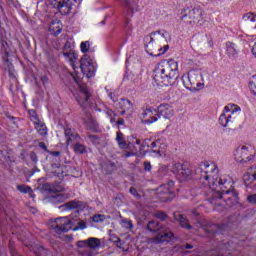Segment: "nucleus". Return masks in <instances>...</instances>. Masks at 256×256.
<instances>
[{
    "mask_svg": "<svg viewBox=\"0 0 256 256\" xmlns=\"http://www.w3.org/2000/svg\"><path fill=\"white\" fill-rule=\"evenodd\" d=\"M219 168L215 164L202 162L195 169L196 179H200L210 189L207 201L211 205H220L224 209H229L239 202V196L233 187V179L229 176L218 175Z\"/></svg>",
    "mask_w": 256,
    "mask_h": 256,
    "instance_id": "nucleus-1",
    "label": "nucleus"
},
{
    "mask_svg": "<svg viewBox=\"0 0 256 256\" xmlns=\"http://www.w3.org/2000/svg\"><path fill=\"white\" fill-rule=\"evenodd\" d=\"M179 79V65L177 61L162 60L154 69V81L157 85L171 87Z\"/></svg>",
    "mask_w": 256,
    "mask_h": 256,
    "instance_id": "nucleus-2",
    "label": "nucleus"
},
{
    "mask_svg": "<svg viewBox=\"0 0 256 256\" xmlns=\"http://www.w3.org/2000/svg\"><path fill=\"white\" fill-rule=\"evenodd\" d=\"M52 229L56 233H67V231H83V229H87V223L83 220H80L78 222V225L73 228V221L69 219V217H62V218H57L55 222L52 224Z\"/></svg>",
    "mask_w": 256,
    "mask_h": 256,
    "instance_id": "nucleus-3",
    "label": "nucleus"
},
{
    "mask_svg": "<svg viewBox=\"0 0 256 256\" xmlns=\"http://www.w3.org/2000/svg\"><path fill=\"white\" fill-rule=\"evenodd\" d=\"M241 111L237 104H228L224 107L223 113L219 117V123L222 127H227L229 123H234L237 119L236 113Z\"/></svg>",
    "mask_w": 256,
    "mask_h": 256,
    "instance_id": "nucleus-4",
    "label": "nucleus"
},
{
    "mask_svg": "<svg viewBox=\"0 0 256 256\" xmlns=\"http://www.w3.org/2000/svg\"><path fill=\"white\" fill-rule=\"evenodd\" d=\"M79 93L78 97H76L77 103H79L80 107L83 109H87L89 107L91 99V95H93V89L87 86V84L78 85Z\"/></svg>",
    "mask_w": 256,
    "mask_h": 256,
    "instance_id": "nucleus-5",
    "label": "nucleus"
},
{
    "mask_svg": "<svg viewBox=\"0 0 256 256\" xmlns=\"http://www.w3.org/2000/svg\"><path fill=\"white\" fill-rule=\"evenodd\" d=\"M199 79H201V76L195 72H189L182 76L183 85L188 91H197L203 85L199 82Z\"/></svg>",
    "mask_w": 256,
    "mask_h": 256,
    "instance_id": "nucleus-6",
    "label": "nucleus"
},
{
    "mask_svg": "<svg viewBox=\"0 0 256 256\" xmlns=\"http://www.w3.org/2000/svg\"><path fill=\"white\" fill-rule=\"evenodd\" d=\"M253 148L251 146H239L235 152V160L238 163H249L253 161Z\"/></svg>",
    "mask_w": 256,
    "mask_h": 256,
    "instance_id": "nucleus-7",
    "label": "nucleus"
},
{
    "mask_svg": "<svg viewBox=\"0 0 256 256\" xmlns=\"http://www.w3.org/2000/svg\"><path fill=\"white\" fill-rule=\"evenodd\" d=\"M194 217H196V227H200L203 229V231L206 233V237H209L210 239H213L217 235V225L210 224L207 221L201 222L199 220V213L196 211L192 212Z\"/></svg>",
    "mask_w": 256,
    "mask_h": 256,
    "instance_id": "nucleus-8",
    "label": "nucleus"
},
{
    "mask_svg": "<svg viewBox=\"0 0 256 256\" xmlns=\"http://www.w3.org/2000/svg\"><path fill=\"white\" fill-rule=\"evenodd\" d=\"M172 171L177 173L181 181H189L193 178V170L185 164L179 162L173 164Z\"/></svg>",
    "mask_w": 256,
    "mask_h": 256,
    "instance_id": "nucleus-9",
    "label": "nucleus"
},
{
    "mask_svg": "<svg viewBox=\"0 0 256 256\" xmlns=\"http://www.w3.org/2000/svg\"><path fill=\"white\" fill-rule=\"evenodd\" d=\"M77 0H53L52 7L57 9L61 15H69Z\"/></svg>",
    "mask_w": 256,
    "mask_h": 256,
    "instance_id": "nucleus-10",
    "label": "nucleus"
},
{
    "mask_svg": "<svg viewBox=\"0 0 256 256\" xmlns=\"http://www.w3.org/2000/svg\"><path fill=\"white\" fill-rule=\"evenodd\" d=\"M139 0H124V5L126 8V11L124 12V17H126L125 20V25L126 27L129 25L130 23V19L129 17H133V13H135V11H137L139 5Z\"/></svg>",
    "mask_w": 256,
    "mask_h": 256,
    "instance_id": "nucleus-11",
    "label": "nucleus"
},
{
    "mask_svg": "<svg viewBox=\"0 0 256 256\" xmlns=\"http://www.w3.org/2000/svg\"><path fill=\"white\" fill-rule=\"evenodd\" d=\"M140 119L144 125H151L158 121L157 110L153 108H147L140 114Z\"/></svg>",
    "mask_w": 256,
    "mask_h": 256,
    "instance_id": "nucleus-12",
    "label": "nucleus"
},
{
    "mask_svg": "<svg viewBox=\"0 0 256 256\" xmlns=\"http://www.w3.org/2000/svg\"><path fill=\"white\" fill-rule=\"evenodd\" d=\"M243 181L249 189H256V166L250 167L249 171L243 175Z\"/></svg>",
    "mask_w": 256,
    "mask_h": 256,
    "instance_id": "nucleus-13",
    "label": "nucleus"
},
{
    "mask_svg": "<svg viewBox=\"0 0 256 256\" xmlns=\"http://www.w3.org/2000/svg\"><path fill=\"white\" fill-rule=\"evenodd\" d=\"M173 185H175V183L173 181H169L158 188V193L159 195H162V199L164 201H171V197L174 195L172 190Z\"/></svg>",
    "mask_w": 256,
    "mask_h": 256,
    "instance_id": "nucleus-14",
    "label": "nucleus"
},
{
    "mask_svg": "<svg viewBox=\"0 0 256 256\" xmlns=\"http://www.w3.org/2000/svg\"><path fill=\"white\" fill-rule=\"evenodd\" d=\"M156 113H157L158 119H160V117H163L164 119H171V117L175 115V111L173 110V107L169 104H160L158 106Z\"/></svg>",
    "mask_w": 256,
    "mask_h": 256,
    "instance_id": "nucleus-15",
    "label": "nucleus"
},
{
    "mask_svg": "<svg viewBox=\"0 0 256 256\" xmlns=\"http://www.w3.org/2000/svg\"><path fill=\"white\" fill-rule=\"evenodd\" d=\"M173 218L176 221V223H179L180 227L182 229H186L187 231H191L193 229V226L189 223V219L185 217V215L179 213V212H174L173 213Z\"/></svg>",
    "mask_w": 256,
    "mask_h": 256,
    "instance_id": "nucleus-16",
    "label": "nucleus"
},
{
    "mask_svg": "<svg viewBox=\"0 0 256 256\" xmlns=\"http://www.w3.org/2000/svg\"><path fill=\"white\" fill-rule=\"evenodd\" d=\"M227 251H231V244L229 242L221 244L216 249L210 250L207 256H225Z\"/></svg>",
    "mask_w": 256,
    "mask_h": 256,
    "instance_id": "nucleus-17",
    "label": "nucleus"
},
{
    "mask_svg": "<svg viewBox=\"0 0 256 256\" xmlns=\"http://www.w3.org/2000/svg\"><path fill=\"white\" fill-rule=\"evenodd\" d=\"M63 55L66 59H69L70 63L73 65L74 61H77V54L71 50V43L66 42L63 48Z\"/></svg>",
    "mask_w": 256,
    "mask_h": 256,
    "instance_id": "nucleus-18",
    "label": "nucleus"
},
{
    "mask_svg": "<svg viewBox=\"0 0 256 256\" xmlns=\"http://www.w3.org/2000/svg\"><path fill=\"white\" fill-rule=\"evenodd\" d=\"M64 135L66 138V145H71V143H73V141H79V134H77L71 128H66L64 130Z\"/></svg>",
    "mask_w": 256,
    "mask_h": 256,
    "instance_id": "nucleus-19",
    "label": "nucleus"
},
{
    "mask_svg": "<svg viewBox=\"0 0 256 256\" xmlns=\"http://www.w3.org/2000/svg\"><path fill=\"white\" fill-rule=\"evenodd\" d=\"M93 65V62L91 60V56L85 54L80 60V69L84 71V73H87V71H91V67Z\"/></svg>",
    "mask_w": 256,
    "mask_h": 256,
    "instance_id": "nucleus-20",
    "label": "nucleus"
},
{
    "mask_svg": "<svg viewBox=\"0 0 256 256\" xmlns=\"http://www.w3.org/2000/svg\"><path fill=\"white\" fill-rule=\"evenodd\" d=\"M70 195L67 193H59L54 196L50 197V202H52L53 205H59V203H65L67 199H69Z\"/></svg>",
    "mask_w": 256,
    "mask_h": 256,
    "instance_id": "nucleus-21",
    "label": "nucleus"
},
{
    "mask_svg": "<svg viewBox=\"0 0 256 256\" xmlns=\"http://www.w3.org/2000/svg\"><path fill=\"white\" fill-rule=\"evenodd\" d=\"M83 205V202L72 200L70 202L64 203L58 207V209H62V211H68V209H79Z\"/></svg>",
    "mask_w": 256,
    "mask_h": 256,
    "instance_id": "nucleus-22",
    "label": "nucleus"
},
{
    "mask_svg": "<svg viewBox=\"0 0 256 256\" xmlns=\"http://www.w3.org/2000/svg\"><path fill=\"white\" fill-rule=\"evenodd\" d=\"M116 142L119 149H129V144H127V141L125 140V134L120 130L116 133Z\"/></svg>",
    "mask_w": 256,
    "mask_h": 256,
    "instance_id": "nucleus-23",
    "label": "nucleus"
},
{
    "mask_svg": "<svg viewBox=\"0 0 256 256\" xmlns=\"http://www.w3.org/2000/svg\"><path fill=\"white\" fill-rule=\"evenodd\" d=\"M84 123L89 131H96L97 130V121L93 119L91 114H86L84 118Z\"/></svg>",
    "mask_w": 256,
    "mask_h": 256,
    "instance_id": "nucleus-24",
    "label": "nucleus"
},
{
    "mask_svg": "<svg viewBox=\"0 0 256 256\" xmlns=\"http://www.w3.org/2000/svg\"><path fill=\"white\" fill-rule=\"evenodd\" d=\"M188 17L193 21H200L203 18V10L200 8H193L192 10H189Z\"/></svg>",
    "mask_w": 256,
    "mask_h": 256,
    "instance_id": "nucleus-25",
    "label": "nucleus"
},
{
    "mask_svg": "<svg viewBox=\"0 0 256 256\" xmlns=\"http://www.w3.org/2000/svg\"><path fill=\"white\" fill-rule=\"evenodd\" d=\"M120 109L133 113V103L129 99L121 98L118 102Z\"/></svg>",
    "mask_w": 256,
    "mask_h": 256,
    "instance_id": "nucleus-26",
    "label": "nucleus"
},
{
    "mask_svg": "<svg viewBox=\"0 0 256 256\" xmlns=\"http://www.w3.org/2000/svg\"><path fill=\"white\" fill-rule=\"evenodd\" d=\"M226 53L230 59L237 57V46L233 42L226 43Z\"/></svg>",
    "mask_w": 256,
    "mask_h": 256,
    "instance_id": "nucleus-27",
    "label": "nucleus"
},
{
    "mask_svg": "<svg viewBox=\"0 0 256 256\" xmlns=\"http://www.w3.org/2000/svg\"><path fill=\"white\" fill-rule=\"evenodd\" d=\"M35 129L41 135L42 137H45L47 135V126L44 123H41V121L35 122Z\"/></svg>",
    "mask_w": 256,
    "mask_h": 256,
    "instance_id": "nucleus-28",
    "label": "nucleus"
},
{
    "mask_svg": "<svg viewBox=\"0 0 256 256\" xmlns=\"http://www.w3.org/2000/svg\"><path fill=\"white\" fill-rule=\"evenodd\" d=\"M74 153H76V155H83L85 153H87V147L79 142H76L74 144Z\"/></svg>",
    "mask_w": 256,
    "mask_h": 256,
    "instance_id": "nucleus-29",
    "label": "nucleus"
},
{
    "mask_svg": "<svg viewBox=\"0 0 256 256\" xmlns=\"http://www.w3.org/2000/svg\"><path fill=\"white\" fill-rule=\"evenodd\" d=\"M147 229L151 233H156V231H159L161 227L159 226L158 222H156L155 220H151L150 222H148Z\"/></svg>",
    "mask_w": 256,
    "mask_h": 256,
    "instance_id": "nucleus-30",
    "label": "nucleus"
},
{
    "mask_svg": "<svg viewBox=\"0 0 256 256\" xmlns=\"http://www.w3.org/2000/svg\"><path fill=\"white\" fill-rule=\"evenodd\" d=\"M101 245L99 238H89L88 239V249H97Z\"/></svg>",
    "mask_w": 256,
    "mask_h": 256,
    "instance_id": "nucleus-31",
    "label": "nucleus"
},
{
    "mask_svg": "<svg viewBox=\"0 0 256 256\" xmlns=\"http://www.w3.org/2000/svg\"><path fill=\"white\" fill-rule=\"evenodd\" d=\"M121 227L131 230L133 229V221H131V219L124 218L121 220Z\"/></svg>",
    "mask_w": 256,
    "mask_h": 256,
    "instance_id": "nucleus-32",
    "label": "nucleus"
},
{
    "mask_svg": "<svg viewBox=\"0 0 256 256\" xmlns=\"http://www.w3.org/2000/svg\"><path fill=\"white\" fill-rule=\"evenodd\" d=\"M168 171H169V168L167 166H165V165L160 166L158 169L159 177H161V178L165 177V175H167Z\"/></svg>",
    "mask_w": 256,
    "mask_h": 256,
    "instance_id": "nucleus-33",
    "label": "nucleus"
},
{
    "mask_svg": "<svg viewBox=\"0 0 256 256\" xmlns=\"http://www.w3.org/2000/svg\"><path fill=\"white\" fill-rule=\"evenodd\" d=\"M153 35H151V33H150V35H147V36H145L144 37V47H145V49H147V47H149V45H151V43H153V41H155L154 39H153Z\"/></svg>",
    "mask_w": 256,
    "mask_h": 256,
    "instance_id": "nucleus-34",
    "label": "nucleus"
},
{
    "mask_svg": "<svg viewBox=\"0 0 256 256\" xmlns=\"http://www.w3.org/2000/svg\"><path fill=\"white\" fill-rule=\"evenodd\" d=\"M92 221L94 223H103L105 221V215L103 214H96L92 217Z\"/></svg>",
    "mask_w": 256,
    "mask_h": 256,
    "instance_id": "nucleus-35",
    "label": "nucleus"
},
{
    "mask_svg": "<svg viewBox=\"0 0 256 256\" xmlns=\"http://www.w3.org/2000/svg\"><path fill=\"white\" fill-rule=\"evenodd\" d=\"M28 113H29L30 119H31V121H33V123L39 122V117L37 116V111L32 109V110H29Z\"/></svg>",
    "mask_w": 256,
    "mask_h": 256,
    "instance_id": "nucleus-36",
    "label": "nucleus"
},
{
    "mask_svg": "<svg viewBox=\"0 0 256 256\" xmlns=\"http://www.w3.org/2000/svg\"><path fill=\"white\" fill-rule=\"evenodd\" d=\"M110 241H112V243H116V247L121 248V238H119L117 235L112 234L110 236Z\"/></svg>",
    "mask_w": 256,
    "mask_h": 256,
    "instance_id": "nucleus-37",
    "label": "nucleus"
},
{
    "mask_svg": "<svg viewBox=\"0 0 256 256\" xmlns=\"http://www.w3.org/2000/svg\"><path fill=\"white\" fill-rule=\"evenodd\" d=\"M250 90L254 95H256V76L252 77V80L249 83Z\"/></svg>",
    "mask_w": 256,
    "mask_h": 256,
    "instance_id": "nucleus-38",
    "label": "nucleus"
},
{
    "mask_svg": "<svg viewBox=\"0 0 256 256\" xmlns=\"http://www.w3.org/2000/svg\"><path fill=\"white\" fill-rule=\"evenodd\" d=\"M89 47H90L89 41H85L80 44V49L82 53H87L89 51Z\"/></svg>",
    "mask_w": 256,
    "mask_h": 256,
    "instance_id": "nucleus-39",
    "label": "nucleus"
},
{
    "mask_svg": "<svg viewBox=\"0 0 256 256\" xmlns=\"http://www.w3.org/2000/svg\"><path fill=\"white\" fill-rule=\"evenodd\" d=\"M155 217L157 219H160V221H165V219H168L169 216L165 213V212H162V211H159L155 214Z\"/></svg>",
    "mask_w": 256,
    "mask_h": 256,
    "instance_id": "nucleus-40",
    "label": "nucleus"
},
{
    "mask_svg": "<svg viewBox=\"0 0 256 256\" xmlns=\"http://www.w3.org/2000/svg\"><path fill=\"white\" fill-rule=\"evenodd\" d=\"M17 190L20 191V193H28L29 191H31V187L27 185H18Z\"/></svg>",
    "mask_w": 256,
    "mask_h": 256,
    "instance_id": "nucleus-41",
    "label": "nucleus"
},
{
    "mask_svg": "<svg viewBox=\"0 0 256 256\" xmlns=\"http://www.w3.org/2000/svg\"><path fill=\"white\" fill-rule=\"evenodd\" d=\"M129 191H130L131 195L136 197V199H141V195L139 192H137V189L135 187H131Z\"/></svg>",
    "mask_w": 256,
    "mask_h": 256,
    "instance_id": "nucleus-42",
    "label": "nucleus"
},
{
    "mask_svg": "<svg viewBox=\"0 0 256 256\" xmlns=\"http://www.w3.org/2000/svg\"><path fill=\"white\" fill-rule=\"evenodd\" d=\"M80 255H82V256H93V251H91V249L87 248L85 250H81Z\"/></svg>",
    "mask_w": 256,
    "mask_h": 256,
    "instance_id": "nucleus-43",
    "label": "nucleus"
},
{
    "mask_svg": "<svg viewBox=\"0 0 256 256\" xmlns=\"http://www.w3.org/2000/svg\"><path fill=\"white\" fill-rule=\"evenodd\" d=\"M77 247L83 248V247H89L88 239L87 240H80L77 242Z\"/></svg>",
    "mask_w": 256,
    "mask_h": 256,
    "instance_id": "nucleus-44",
    "label": "nucleus"
},
{
    "mask_svg": "<svg viewBox=\"0 0 256 256\" xmlns=\"http://www.w3.org/2000/svg\"><path fill=\"white\" fill-rule=\"evenodd\" d=\"M248 203H251L252 205H255L256 203V194L249 195L247 197Z\"/></svg>",
    "mask_w": 256,
    "mask_h": 256,
    "instance_id": "nucleus-45",
    "label": "nucleus"
},
{
    "mask_svg": "<svg viewBox=\"0 0 256 256\" xmlns=\"http://www.w3.org/2000/svg\"><path fill=\"white\" fill-rule=\"evenodd\" d=\"M108 97L111 99V101H113V103H117V101H119V98L113 92H109Z\"/></svg>",
    "mask_w": 256,
    "mask_h": 256,
    "instance_id": "nucleus-46",
    "label": "nucleus"
},
{
    "mask_svg": "<svg viewBox=\"0 0 256 256\" xmlns=\"http://www.w3.org/2000/svg\"><path fill=\"white\" fill-rule=\"evenodd\" d=\"M30 159L33 163H38L39 158H37V154L35 152H30Z\"/></svg>",
    "mask_w": 256,
    "mask_h": 256,
    "instance_id": "nucleus-47",
    "label": "nucleus"
},
{
    "mask_svg": "<svg viewBox=\"0 0 256 256\" xmlns=\"http://www.w3.org/2000/svg\"><path fill=\"white\" fill-rule=\"evenodd\" d=\"M167 51H169V45H165L163 48H160L159 49V54L157 55V56H159V55H165V53H167Z\"/></svg>",
    "mask_w": 256,
    "mask_h": 256,
    "instance_id": "nucleus-48",
    "label": "nucleus"
},
{
    "mask_svg": "<svg viewBox=\"0 0 256 256\" xmlns=\"http://www.w3.org/2000/svg\"><path fill=\"white\" fill-rule=\"evenodd\" d=\"M39 147L40 149H43V151H45L46 153H49V149H47V145L45 144V142H40Z\"/></svg>",
    "mask_w": 256,
    "mask_h": 256,
    "instance_id": "nucleus-49",
    "label": "nucleus"
},
{
    "mask_svg": "<svg viewBox=\"0 0 256 256\" xmlns=\"http://www.w3.org/2000/svg\"><path fill=\"white\" fill-rule=\"evenodd\" d=\"M151 162H144V171H151Z\"/></svg>",
    "mask_w": 256,
    "mask_h": 256,
    "instance_id": "nucleus-50",
    "label": "nucleus"
},
{
    "mask_svg": "<svg viewBox=\"0 0 256 256\" xmlns=\"http://www.w3.org/2000/svg\"><path fill=\"white\" fill-rule=\"evenodd\" d=\"M162 237L165 239H173V232H165Z\"/></svg>",
    "mask_w": 256,
    "mask_h": 256,
    "instance_id": "nucleus-51",
    "label": "nucleus"
},
{
    "mask_svg": "<svg viewBox=\"0 0 256 256\" xmlns=\"http://www.w3.org/2000/svg\"><path fill=\"white\" fill-rule=\"evenodd\" d=\"M106 115L111 118V117H115V112L111 109H107L106 110Z\"/></svg>",
    "mask_w": 256,
    "mask_h": 256,
    "instance_id": "nucleus-52",
    "label": "nucleus"
},
{
    "mask_svg": "<svg viewBox=\"0 0 256 256\" xmlns=\"http://www.w3.org/2000/svg\"><path fill=\"white\" fill-rule=\"evenodd\" d=\"M49 155H52L53 157H59V155H61V152L59 151H50L49 150Z\"/></svg>",
    "mask_w": 256,
    "mask_h": 256,
    "instance_id": "nucleus-53",
    "label": "nucleus"
},
{
    "mask_svg": "<svg viewBox=\"0 0 256 256\" xmlns=\"http://www.w3.org/2000/svg\"><path fill=\"white\" fill-rule=\"evenodd\" d=\"M38 250H39V252L37 253V255H39V256H41V255L46 253V250H45V248H43V246H40L38 248Z\"/></svg>",
    "mask_w": 256,
    "mask_h": 256,
    "instance_id": "nucleus-54",
    "label": "nucleus"
},
{
    "mask_svg": "<svg viewBox=\"0 0 256 256\" xmlns=\"http://www.w3.org/2000/svg\"><path fill=\"white\" fill-rule=\"evenodd\" d=\"M8 75L12 79H15V72L13 71V69H11V67L8 69Z\"/></svg>",
    "mask_w": 256,
    "mask_h": 256,
    "instance_id": "nucleus-55",
    "label": "nucleus"
},
{
    "mask_svg": "<svg viewBox=\"0 0 256 256\" xmlns=\"http://www.w3.org/2000/svg\"><path fill=\"white\" fill-rule=\"evenodd\" d=\"M41 81H42V83H47L48 81H49V78H47V76H41Z\"/></svg>",
    "mask_w": 256,
    "mask_h": 256,
    "instance_id": "nucleus-56",
    "label": "nucleus"
},
{
    "mask_svg": "<svg viewBox=\"0 0 256 256\" xmlns=\"http://www.w3.org/2000/svg\"><path fill=\"white\" fill-rule=\"evenodd\" d=\"M117 125H125V119L119 118L118 122H117Z\"/></svg>",
    "mask_w": 256,
    "mask_h": 256,
    "instance_id": "nucleus-57",
    "label": "nucleus"
},
{
    "mask_svg": "<svg viewBox=\"0 0 256 256\" xmlns=\"http://www.w3.org/2000/svg\"><path fill=\"white\" fill-rule=\"evenodd\" d=\"M89 139H91V141H97L98 137L97 135H88Z\"/></svg>",
    "mask_w": 256,
    "mask_h": 256,
    "instance_id": "nucleus-58",
    "label": "nucleus"
},
{
    "mask_svg": "<svg viewBox=\"0 0 256 256\" xmlns=\"http://www.w3.org/2000/svg\"><path fill=\"white\" fill-rule=\"evenodd\" d=\"M161 34H163V32H161V30L151 32V35H153L154 37H155V35H161Z\"/></svg>",
    "mask_w": 256,
    "mask_h": 256,
    "instance_id": "nucleus-59",
    "label": "nucleus"
},
{
    "mask_svg": "<svg viewBox=\"0 0 256 256\" xmlns=\"http://www.w3.org/2000/svg\"><path fill=\"white\" fill-rule=\"evenodd\" d=\"M29 197H31L32 199L35 198V193H33V189L30 188V191L28 192Z\"/></svg>",
    "mask_w": 256,
    "mask_h": 256,
    "instance_id": "nucleus-60",
    "label": "nucleus"
},
{
    "mask_svg": "<svg viewBox=\"0 0 256 256\" xmlns=\"http://www.w3.org/2000/svg\"><path fill=\"white\" fill-rule=\"evenodd\" d=\"M183 248H184V249H193V245H191V244H185V245L183 246Z\"/></svg>",
    "mask_w": 256,
    "mask_h": 256,
    "instance_id": "nucleus-61",
    "label": "nucleus"
},
{
    "mask_svg": "<svg viewBox=\"0 0 256 256\" xmlns=\"http://www.w3.org/2000/svg\"><path fill=\"white\" fill-rule=\"evenodd\" d=\"M186 11H187V10H185V9L182 11V16H181V19H182V20L187 17V14L185 13Z\"/></svg>",
    "mask_w": 256,
    "mask_h": 256,
    "instance_id": "nucleus-62",
    "label": "nucleus"
},
{
    "mask_svg": "<svg viewBox=\"0 0 256 256\" xmlns=\"http://www.w3.org/2000/svg\"><path fill=\"white\" fill-rule=\"evenodd\" d=\"M150 147L151 149H155V147H157V142H151Z\"/></svg>",
    "mask_w": 256,
    "mask_h": 256,
    "instance_id": "nucleus-63",
    "label": "nucleus"
},
{
    "mask_svg": "<svg viewBox=\"0 0 256 256\" xmlns=\"http://www.w3.org/2000/svg\"><path fill=\"white\" fill-rule=\"evenodd\" d=\"M110 122L115 123V116L110 117Z\"/></svg>",
    "mask_w": 256,
    "mask_h": 256,
    "instance_id": "nucleus-64",
    "label": "nucleus"
}]
</instances>
